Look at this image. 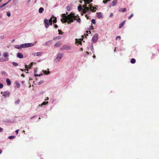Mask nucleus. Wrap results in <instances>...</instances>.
Returning a JSON list of instances; mask_svg holds the SVG:
<instances>
[{
    "label": "nucleus",
    "instance_id": "1",
    "mask_svg": "<svg viewBox=\"0 0 159 159\" xmlns=\"http://www.w3.org/2000/svg\"><path fill=\"white\" fill-rule=\"evenodd\" d=\"M76 17V16L75 15L74 13H71L67 16V18L64 21V22H66L68 20H69L71 23L72 22L74 21V18Z\"/></svg>",
    "mask_w": 159,
    "mask_h": 159
},
{
    "label": "nucleus",
    "instance_id": "2",
    "mask_svg": "<svg viewBox=\"0 0 159 159\" xmlns=\"http://www.w3.org/2000/svg\"><path fill=\"white\" fill-rule=\"evenodd\" d=\"M9 55L7 52H4L3 54L2 57H0V62H4L7 61L9 60Z\"/></svg>",
    "mask_w": 159,
    "mask_h": 159
},
{
    "label": "nucleus",
    "instance_id": "3",
    "mask_svg": "<svg viewBox=\"0 0 159 159\" xmlns=\"http://www.w3.org/2000/svg\"><path fill=\"white\" fill-rule=\"evenodd\" d=\"M34 44L32 43H26L21 45L22 48L33 46Z\"/></svg>",
    "mask_w": 159,
    "mask_h": 159
},
{
    "label": "nucleus",
    "instance_id": "4",
    "mask_svg": "<svg viewBox=\"0 0 159 159\" xmlns=\"http://www.w3.org/2000/svg\"><path fill=\"white\" fill-rule=\"evenodd\" d=\"M70 49V47L69 45H65L63 46L61 48V50H69Z\"/></svg>",
    "mask_w": 159,
    "mask_h": 159
},
{
    "label": "nucleus",
    "instance_id": "5",
    "mask_svg": "<svg viewBox=\"0 0 159 159\" xmlns=\"http://www.w3.org/2000/svg\"><path fill=\"white\" fill-rule=\"evenodd\" d=\"M63 54L59 53L58 54L56 58L55 61L57 62L59 61L62 57Z\"/></svg>",
    "mask_w": 159,
    "mask_h": 159
},
{
    "label": "nucleus",
    "instance_id": "6",
    "mask_svg": "<svg viewBox=\"0 0 159 159\" xmlns=\"http://www.w3.org/2000/svg\"><path fill=\"white\" fill-rule=\"evenodd\" d=\"M98 39V35L97 34H95L92 38V41L94 43L96 42Z\"/></svg>",
    "mask_w": 159,
    "mask_h": 159
},
{
    "label": "nucleus",
    "instance_id": "7",
    "mask_svg": "<svg viewBox=\"0 0 159 159\" xmlns=\"http://www.w3.org/2000/svg\"><path fill=\"white\" fill-rule=\"evenodd\" d=\"M44 22L45 24V27L47 28H48L49 25L48 20L46 19H45L44 20Z\"/></svg>",
    "mask_w": 159,
    "mask_h": 159
},
{
    "label": "nucleus",
    "instance_id": "8",
    "mask_svg": "<svg viewBox=\"0 0 159 159\" xmlns=\"http://www.w3.org/2000/svg\"><path fill=\"white\" fill-rule=\"evenodd\" d=\"M1 93V94H2V95L5 97L9 96V95L10 93L7 91L4 92H2Z\"/></svg>",
    "mask_w": 159,
    "mask_h": 159
},
{
    "label": "nucleus",
    "instance_id": "9",
    "mask_svg": "<svg viewBox=\"0 0 159 159\" xmlns=\"http://www.w3.org/2000/svg\"><path fill=\"white\" fill-rule=\"evenodd\" d=\"M61 45V43L59 41L57 42L54 45V47L57 48L60 46Z\"/></svg>",
    "mask_w": 159,
    "mask_h": 159
},
{
    "label": "nucleus",
    "instance_id": "10",
    "mask_svg": "<svg viewBox=\"0 0 159 159\" xmlns=\"http://www.w3.org/2000/svg\"><path fill=\"white\" fill-rule=\"evenodd\" d=\"M125 21L124 20L120 24L119 27V29H121L123 27V25L125 23Z\"/></svg>",
    "mask_w": 159,
    "mask_h": 159
},
{
    "label": "nucleus",
    "instance_id": "11",
    "mask_svg": "<svg viewBox=\"0 0 159 159\" xmlns=\"http://www.w3.org/2000/svg\"><path fill=\"white\" fill-rule=\"evenodd\" d=\"M61 16L63 17V18L61 19V20H65L66 19L67 17V16H66V14H62L61 15Z\"/></svg>",
    "mask_w": 159,
    "mask_h": 159
},
{
    "label": "nucleus",
    "instance_id": "12",
    "mask_svg": "<svg viewBox=\"0 0 159 159\" xmlns=\"http://www.w3.org/2000/svg\"><path fill=\"white\" fill-rule=\"evenodd\" d=\"M97 16L98 18H100L102 17V14L101 12L97 13Z\"/></svg>",
    "mask_w": 159,
    "mask_h": 159
},
{
    "label": "nucleus",
    "instance_id": "13",
    "mask_svg": "<svg viewBox=\"0 0 159 159\" xmlns=\"http://www.w3.org/2000/svg\"><path fill=\"white\" fill-rule=\"evenodd\" d=\"M17 57L20 58H22L23 57V55L20 53H19L17 54Z\"/></svg>",
    "mask_w": 159,
    "mask_h": 159
},
{
    "label": "nucleus",
    "instance_id": "14",
    "mask_svg": "<svg viewBox=\"0 0 159 159\" xmlns=\"http://www.w3.org/2000/svg\"><path fill=\"white\" fill-rule=\"evenodd\" d=\"M117 0H113V1L111 2V5L113 6L115 5L117 3Z\"/></svg>",
    "mask_w": 159,
    "mask_h": 159
},
{
    "label": "nucleus",
    "instance_id": "15",
    "mask_svg": "<svg viewBox=\"0 0 159 159\" xmlns=\"http://www.w3.org/2000/svg\"><path fill=\"white\" fill-rule=\"evenodd\" d=\"M41 53L40 52H37L36 53H34V56H40L41 55Z\"/></svg>",
    "mask_w": 159,
    "mask_h": 159
},
{
    "label": "nucleus",
    "instance_id": "16",
    "mask_svg": "<svg viewBox=\"0 0 159 159\" xmlns=\"http://www.w3.org/2000/svg\"><path fill=\"white\" fill-rule=\"evenodd\" d=\"M6 82L7 83V85H11V82L9 79H8V78L7 79Z\"/></svg>",
    "mask_w": 159,
    "mask_h": 159
},
{
    "label": "nucleus",
    "instance_id": "17",
    "mask_svg": "<svg viewBox=\"0 0 159 159\" xmlns=\"http://www.w3.org/2000/svg\"><path fill=\"white\" fill-rule=\"evenodd\" d=\"M43 10H44V9L43 7H40L39 8V13H42L43 12Z\"/></svg>",
    "mask_w": 159,
    "mask_h": 159
},
{
    "label": "nucleus",
    "instance_id": "18",
    "mask_svg": "<svg viewBox=\"0 0 159 159\" xmlns=\"http://www.w3.org/2000/svg\"><path fill=\"white\" fill-rule=\"evenodd\" d=\"M48 20L49 24L51 25H52V18L51 17Z\"/></svg>",
    "mask_w": 159,
    "mask_h": 159
},
{
    "label": "nucleus",
    "instance_id": "19",
    "mask_svg": "<svg viewBox=\"0 0 159 159\" xmlns=\"http://www.w3.org/2000/svg\"><path fill=\"white\" fill-rule=\"evenodd\" d=\"M14 47L15 48H18V49L22 48V47L21 46V45H15V46Z\"/></svg>",
    "mask_w": 159,
    "mask_h": 159
},
{
    "label": "nucleus",
    "instance_id": "20",
    "mask_svg": "<svg viewBox=\"0 0 159 159\" xmlns=\"http://www.w3.org/2000/svg\"><path fill=\"white\" fill-rule=\"evenodd\" d=\"M51 43H52L51 41H47V42H46V43H45L46 45V46L49 45L51 44Z\"/></svg>",
    "mask_w": 159,
    "mask_h": 159
},
{
    "label": "nucleus",
    "instance_id": "21",
    "mask_svg": "<svg viewBox=\"0 0 159 159\" xmlns=\"http://www.w3.org/2000/svg\"><path fill=\"white\" fill-rule=\"evenodd\" d=\"M136 61L134 58H132L130 60V62L132 64H134L135 62Z\"/></svg>",
    "mask_w": 159,
    "mask_h": 159
},
{
    "label": "nucleus",
    "instance_id": "22",
    "mask_svg": "<svg viewBox=\"0 0 159 159\" xmlns=\"http://www.w3.org/2000/svg\"><path fill=\"white\" fill-rule=\"evenodd\" d=\"M74 20H76V21L79 23H80L81 22V19L80 18H78V19H76V17H75L74 18Z\"/></svg>",
    "mask_w": 159,
    "mask_h": 159
},
{
    "label": "nucleus",
    "instance_id": "23",
    "mask_svg": "<svg viewBox=\"0 0 159 159\" xmlns=\"http://www.w3.org/2000/svg\"><path fill=\"white\" fill-rule=\"evenodd\" d=\"M78 9L79 11H80L82 9V7L81 6H79L78 7Z\"/></svg>",
    "mask_w": 159,
    "mask_h": 159
},
{
    "label": "nucleus",
    "instance_id": "24",
    "mask_svg": "<svg viewBox=\"0 0 159 159\" xmlns=\"http://www.w3.org/2000/svg\"><path fill=\"white\" fill-rule=\"evenodd\" d=\"M33 65V62H31L28 66V68L30 69Z\"/></svg>",
    "mask_w": 159,
    "mask_h": 159
},
{
    "label": "nucleus",
    "instance_id": "25",
    "mask_svg": "<svg viewBox=\"0 0 159 159\" xmlns=\"http://www.w3.org/2000/svg\"><path fill=\"white\" fill-rule=\"evenodd\" d=\"M15 84L17 85L18 88H19L20 87V84L18 82H15Z\"/></svg>",
    "mask_w": 159,
    "mask_h": 159
},
{
    "label": "nucleus",
    "instance_id": "26",
    "mask_svg": "<svg viewBox=\"0 0 159 159\" xmlns=\"http://www.w3.org/2000/svg\"><path fill=\"white\" fill-rule=\"evenodd\" d=\"M43 83H44V81L42 80L38 82V84L39 85H40L41 84Z\"/></svg>",
    "mask_w": 159,
    "mask_h": 159
},
{
    "label": "nucleus",
    "instance_id": "27",
    "mask_svg": "<svg viewBox=\"0 0 159 159\" xmlns=\"http://www.w3.org/2000/svg\"><path fill=\"white\" fill-rule=\"evenodd\" d=\"M44 73L46 75H48L50 73V72L49 71H48L46 70L44 71Z\"/></svg>",
    "mask_w": 159,
    "mask_h": 159
},
{
    "label": "nucleus",
    "instance_id": "28",
    "mask_svg": "<svg viewBox=\"0 0 159 159\" xmlns=\"http://www.w3.org/2000/svg\"><path fill=\"white\" fill-rule=\"evenodd\" d=\"M12 64L15 66H18V64L17 63H16L15 62H13L12 63Z\"/></svg>",
    "mask_w": 159,
    "mask_h": 159
},
{
    "label": "nucleus",
    "instance_id": "29",
    "mask_svg": "<svg viewBox=\"0 0 159 159\" xmlns=\"http://www.w3.org/2000/svg\"><path fill=\"white\" fill-rule=\"evenodd\" d=\"M53 18H54V19L53 20H52V22L53 23H56L57 21V18L56 17H53Z\"/></svg>",
    "mask_w": 159,
    "mask_h": 159
},
{
    "label": "nucleus",
    "instance_id": "30",
    "mask_svg": "<svg viewBox=\"0 0 159 159\" xmlns=\"http://www.w3.org/2000/svg\"><path fill=\"white\" fill-rule=\"evenodd\" d=\"M7 4V3H5L4 4H3L2 5L0 6V8H2V7H3L5 6V5H6Z\"/></svg>",
    "mask_w": 159,
    "mask_h": 159
},
{
    "label": "nucleus",
    "instance_id": "31",
    "mask_svg": "<svg viewBox=\"0 0 159 159\" xmlns=\"http://www.w3.org/2000/svg\"><path fill=\"white\" fill-rule=\"evenodd\" d=\"M15 137V136H11L9 137L8 138L10 139H14Z\"/></svg>",
    "mask_w": 159,
    "mask_h": 159
},
{
    "label": "nucleus",
    "instance_id": "32",
    "mask_svg": "<svg viewBox=\"0 0 159 159\" xmlns=\"http://www.w3.org/2000/svg\"><path fill=\"white\" fill-rule=\"evenodd\" d=\"M86 32L87 33H89V34H91V31H87ZM84 35L86 36V37H87V36L88 35V34H84Z\"/></svg>",
    "mask_w": 159,
    "mask_h": 159
},
{
    "label": "nucleus",
    "instance_id": "33",
    "mask_svg": "<svg viewBox=\"0 0 159 159\" xmlns=\"http://www.w3.org/2000/svg\"><path fill=\"white\" fill-rule=\"evenodd\" d=\"M20 102V100L19 99L17 100L15 102V103L16 104H18Z\"/></svg>",
    "mask_w": 159,
    "mask_h": 159
},
{
    "label": "nucleus",
    "instance_id": "34",
    "mask_svg": "<svg viewBox=\"0 0 159 159\" xmlns=\"http://www.w3.org/2000/svg\"><path fill=\"white\" fill-rule=\"evenodd\" d=\"M87 12V11L85 9L82 11V13L84 14L86 13Z\"/></svg>",
    "mask_w": 159,
    "mask_h": 159
},
{
    "label": "nucleus",
    "instance_id": "35",
    "mask_svg": "<svg viewBox=\"0 0 159 159\" xmlns=\"http://www.w3.org/2000/svg\"><path fill=\"white\" fill-rule=\"evenodd\" d=\"M91 22H92L93 24H95V23H96L95 20L94 19H92V20Z\"/></svg>",
    "mask_w": 159,
    "mask_h": 159
},
{
    "label": "nucleus",
    "instance_id": "36",
    "mask_svg": "<svg viewBox=\"0 0 159 159\" xmlns=\"http://www.w3.org/2000/svg\"><path fill=\"white\" fill-rule=\"evenodd\" d=\"M7 16L9 17L11 16V14L9 11H8L7 13Z\"/></svg>",
    "mask_w": 159,
    "mask_h": 159
},
{
    "label": "nucleus",
    "instance_id": "37",
    "mask_svg": "<svg viewBox=\"0 0 159 159\" xmlns=\"http://www.w3.org/2000/svg\"><path fill=\"white\" fill-rule=\"evenodd\" d=\"M58 31L59 32V34H63V32H62L61 30H58Z\"/></svg>",
    "mask_w": 159,
    "mask_h": 159
},
{
    "label": "nucleus",
    "instance_id": "38",
    "mask_svg": "<svg viewBox=\"0 0 159 159\" xmlns=\"http://www.w3.org/2000/svg\"><path fill=\"white\" fill-rule=\"evenodd\" d=\"M93 0H89V1H87V3L89 4L90 2H92Z\"/></svg>",
    "mask_w": 159,
    "mask_h": 159
},
{
    "label": "nucleus",
    "instance_id": "39",
    "mask_svg": "<svg viewBox=\"0 0 159 159\" xmlns=\"http://www.w3.org/2000/svg\"><path fill=\"white\" fill-rule=\"evenodd\" d=\"M122 10V12H123L126 11L127 10V9L125 8H124Z\"/></svg>",
    "mask_w": 159,
    "mask_h": 159
},
{
    "label": "nucleus",
    "instance_id": "40",
    "mask_svg": "<svg viewBox=\"0 0 159 159\" xmlns=\"http://www.w3.org/2000/svg\"><path fill=\"white\" fill-rule=\"evenodd\" d=\"M93 7L91 5H90V7L89 8V9H90V10L92 11H94L93 10H92V8H93Z\"/></svg>",
    "mask_w": 159,
    "mask_h": 159
},
{
    "label": "nucleus",
    "instance_id": "41",
    "mask_svg": "<svg viewBox=\"0 0 159 159\" xmlns=\"http://www.w3.org/2000/svg\"><path fill=\"white\" fill-rule=\"evenodd\" d=\"M66 9L68 11H70V7L69 6L66 7Z\"/></svg>",
    "mask_w": 159,
    "mask_h": 159
},
{
    "label": "nucleus",
    "instance_id": "42",
    "mask_svg": "<svg viewBox=\"0 0 159 159\" xmlns=\"http://www.w3.org/2000/svg\"><path fill=\"white\" fill-rule=\"evenodd\" d=\"M120 38H121V37L120 36H117L116 37V40H117L118 39H120Z\"/></svg>",
    "mask_w": 159,
    "mask_h": 159
},
{
    "label": "nucleus",
    "instance_id": "43",
    "mask_svg": "<svg viewBox=\"0 0 159 159\" xmlns=\"http://www.w3.org/2000/svg\"><path fill=\"white\" fill-rule=\"evenodd\" d=\"M48 103V102H43L42 104V105H45Z\"/></svg>",
    "mask_w": 159,
    "mask_h": 159
},
{
    "label": "nucleus",
    "instance_id": "44",
    "mask_svg": "<svg viewBox=\"0 0 159 159\" xmlns=\"http://www.w3.org/2000/svg\"><path fill=\"white\" fill-rule=\"evenodd\" d=\"M133 14H131L129 17H128V19H131V18L133 16Z\"/></svg>",
    "mask_w": 159,
    "mask_h": 159
},
{
    "label": "nucleus",
    "instance_id": "45",
    "mask_svg": "<svg viewBox=\"0 0 159 159\" xmlns=\"http://www.w3.org/2000/svg\"><path fill=\"white\" fill-rule=\"evenodd\" d=\"M87 11H88L89 10V7H87L86 8H84Z\"/></svg>",
    "mask_w": 159,
    "mask_h": 159
},
{
    "label": "nucleus",
    "instance_id": "46",
    "mask_svg": "<svg viewBox=\"0 0 159 159\" xmlns=\"http://www.w3.org/2000/svg\"><path fill=\"white\" fill-rule=\"evenodd\" d=\"M3 85L1 83H0V88L2 89L3 87Z\"/></svg>",
    "mask_w": 159,
    "mask_h": 159
},
{
    "label": "nucleus",
    "instance_id": "47",
    "mask_svg": "<svg viewBox=\"0 0 159 159\" xmlns=\"http://www.w3.org/2000/svg\"><path fill=\"white\" fill-rule=\"evenodd\" d=\"M83 7L84 8V9L87 7V5H86V3H85V4L83 5Z\"/></svg>",
    "mask_w": 159,
    "mask_h": 159
},
{
    "label": "nucleus",
    "instance_id": "48",
    "mask_svg": "<svg viewBox=\"0 0 159 159\" xmlns=\"http://www.w3.org/2000/svg\"><path fill=\"white\" fill-rule=\"evenodd\" d=\"M4 37L3 36H2L0 37V38L2 39H4Z\"/></svg>",
    "mask_w": 159,
    "mask_h": 159
},
{
    "label": "nucleus",
    "instance_id": "49",
    "mask_svg": "<svg viewBox=\"0 0 159 159\" xmlns=\"http://www.w3.org/2000/svg\"><path fill=\"white\" fill-rule=\"evenodd\" d=\"M54 27L55 28H58V26L57 25L54 24Z\"/></svg>",
    "mask_w": 159,
    "mask_h": 159
},
{
    "label": "nucleus",
    "instance_id": "50",
    "mask_svg": "<svg viewBox=\"0 0 159 159\" xmlns=\"http://www.w3.org/2000/svg\"><path fill=\"white\" fill-rule=\"evenodd\" d=\"M113 16V14L112 13H111L110 14V17H111Z\"/></svg>",
    "mask_w": 159,
    "mask_h": 159
},
{
    "label": "nucleus",
    "instance_id": "51",
    "mask_svg": "<svg viewBox=\"0 0 159 159\" xmlns=\"http://www.w3.org/2000/svg\"><path fill=\"white\" fill-rule=\"evenodd\" d=\"M122 8H120L119 10L118 11L120 12H122Z\"/></svg>",
    "mask_w": 159,
    "mask_h": 159
},
{
    "label": "nucleus",
    "instance_id": "52",
    "mask_svg": "<svg viewBox=\"0 0 159 159\" xmlns=\"http://www.w3.org/2000/svg\"><path fill=\"white\" fill-rule=\"evenodd\" d=\"M108 1H107L106 0H103V2L104 3H106Z\"/></svg>",
    "mask_w": 159,
    "mask_h": 159
},
{
    "label": "nucleus",
    "instance_id": "53",
    "mask_svg": "<svg viewBox=\"0 0 159 159\" xmlns=\"http://www.w3.org/2000/svg\"><path fill=\"white\" fill-rule=\"evenodd\" d=\"M28 66H27V65H25V68H26L27 69H28Z\"/></svg>",
    "mask_w": 159,
    "mask_h": 159
},
{
    "label": "nucleus",
    "instance_id": "54",
    "mask_svg": "<svg viewBox=\"0 0 159 159\" xmlns=\"http://www.w3.org/2000/svg\"><path fill=\"white\" fill-rule=\"evenodd\" d=\"M18 131H19V130H18V129H17L16 130V134H18Z\"/></svg>",
    "mask_w": 159,
    "mask_h": 159
},
{
    "label": "nucleus",
    "instance_id": "55",
    "mask_svg": "<svg viewBox=\"0 0 159 159\" xmlns=\"http://www.w3.org/2000/svg\"><path fill=\"white\" fill-rule=\"evenodd\" d=\"M68 24H70L71 22H70V21H69V20H68L67 21V22H66Z\"/></svg>",
    "mask_w": 159,
    "mask_h": 159
},
{
    "label": "nucleus",
    "instance_id": "56",
    "mask_svg": "<svg viewBox=\"0 0 159 159\" xmlns=\"http://www.w3.org/2000/svg\"><path fill=\"white\" fill-rule=\"evenodd\" d=\"M2 130L3 129L2 128L0 127V132H2Z\"/></svg>",
    "mask_w": 159,
    "mask_h": 159
},
{
    "label": "nucleus",
    "instance_id": "57",
    "mask_svg": "<svg viewBox=\"0 0 159 159\" xmlns=\"http://www.w3.org/2000/svg\"><path fill=\"white\" fill-rule=\"evenodd\" d=\"M34 75V76H35V77H37V76H40L39 75H37V74H35V75Z\"/></svg>",
    "mask_w": 159,
    "mask_h": 159
},
{
    "label": "nucleus",
    "instance_id": "58",
    "mask_svg": "<svg viewBox=\"0 0 159 159\" xmlns=\"http://www.w3.org/2000/svg\"><path fill=\"white\" fill-rule=\"evenodd\" d=\"M57 39H60L61 38V37H57L56 38V39H57Z\"/></svg>",
    "mask_w": 159,
    "mask_h": 159
},
{
    "label": "nucleus",
    "instance_id": "59",
    "mask_svg": "<svg viewBox=\"0 0 159 159\" xmlns=\"http://www.w3.org/2000/svg\"><path fill=\"white\" fill-rule=\"evenodd\" d=\"M21 77H25V75H24V74H22L21 75Z\"/></svg>",
    "mask_w": 159,
    "mask_h": 159
},
{
    "label": "nucleus",
    "instance_id": "60",
    "mask_svg": "<svg viewBox=\"0 0 159 159\" xmlns=\"http://www.w3.org/2000/svg\"><path fill=\"white\" fill-rule=\"evenodd\" d=\"M85 16L87 18V19H88V15H85Z\"/></svg>",
    "mask_w": 159,
    "mask_h": 159
},
{
    "label": "nucleus",
    "instance_id": "61",
    "mask_svg": "<svg viewBox=\"0 0 159 159\" xmlns=\"http://www.w3.org/2000/svg\"><path fill=\"white\" fill-rule=\"evenodd\" d=\"M24 71H28V69H25L24 70Z\"/></svg>",
    "mask_w": 159,
    "mask_h": 159
},
{
    "label": "nucleus",
    "instance_id": "62",
    "mask_svg": "<svg viewBox=\"0 0 159 159\" xmlns=\"http://www.w3.org/2000/svg\"><path fill=\"white\" fill-rule=\"evenodd\" d=\"M31 1V0H28V3H30Z\"/></svg>",
    "mask_w": 159,
    "mask_h": 159
},
{
    "label": "nucleus",
    "instance_id": "63",
    "mask_svg": "<svg viewBox=\"0 0 159 159\" xmlns=\"http://www.w3.org/2000/svg\"><path fill=\"white\" fill-rule=\"evenodd\" d=\"M61 21L62 22V23H64V20H61Z\"/></svg>",
    "mask_w": 159,
    "mask_h": 159
},
{
    "label": "nucleus",
    "instance_id": "64",
    "mask_svg": "<svg viewBox=\"0 0 159 159\" xmlns=\"http://www.w3.org/2000/svg\"><path fill=\"white\" fill-rule=\"evenodd\" d=\"M20 70H21L22 71H24V70H23V69H20Z\"/></svg>",
    "mask_w": 159,
    "mask_h": 159
}]
</instances>
